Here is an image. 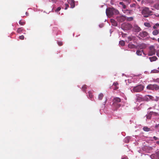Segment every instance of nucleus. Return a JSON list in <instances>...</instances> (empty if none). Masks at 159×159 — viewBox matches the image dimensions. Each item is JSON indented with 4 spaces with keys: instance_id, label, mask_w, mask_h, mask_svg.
Here are the masks:
<instances>
[{
    "instance_id": "5fc2aeb1",
    "label": "nucleus",
    "mask_w": 159,
    "mask_h": 159,
    "mask_svg": "<svg viewBox=\"0 0 159 159\" xmlns=\"http://www.w3.org/2000/svg\"><path fill=\"white\" fill-rule=\"evenodd\" d=\"M26 15L27 16H28V15H29V13H28V12H26Z\"/></svg>"
},
{
    "instance_id": "8fccbe9b",
    "label": "nucleus",
    "mask_w": 159,
    "mask_h": 159,
    "mask_svg": "<svg viewBox=\"0 0 159 159\" xmlns=\"http://www.w3.org/2000/svg\"><path fill=\"white\" fill-rule=\"evenodd\" d=\"M155 26L157 27H159V24L157 23V24H156Z\"/></svg>"
},
{
    "instance_id": "09e8293b",
    "label": "nucleus",
    "mask_w": 159,
    "mask_h": 159,
    "mask_svg": "<svg viewBox=\"0 0 159 159\" xmlns=\"http://www.w3.org/2000/svg\"><path fill=\"white\" fill-rule=\"evenodd\" d=\"M157 56L159 57V50L157 52Z\"/></svg>"
},
{
    "instance_id": "20e7f679",
    "label": "nucleus",
    "mask_w": 159,
    "mask_h": 159,
    "mask_svg": "<svg viewBox=\"0 0 159 159\" xmlns=\"http://www.w3.org/2000/svg\"><path fill=\"white\" fill-rule=\"evenodd\" d=\"M121 27L125 30H129L132 28V25L129 23H125L121 25Z\"/></svg>"
},
{
    "instance_id": "7c9ffc66",
    "label": "nucleus",
    "mask_w": 159,
    "mask_h": 159,
    "mask_svg": "<svg viewBox=\"0 0 159 159\" xmlns=\"http://www.w3.org/2000/svg\"><path fill=\"white\" fill-rule=\"evenodd\" d=\"M87 89V86L86 85H84L82 87V89L83 91H84L85 90Z\"/></svg>"
},
{
    "instance_id": "de8ad7c7",
    "label": "nucleus",
    "mask_w": 159,
    "mask_h": 159,
    "mask_svg": "<svg viewBox=\"0 0 159 159\" xmlns=\"http://www.w3.org/2000/svg\"><path fill=\"white\" fill-rule=\"evenodd\" d=\"M58 0H52V1L54 3H56Z\"/></svg>"
},
{
    "instance_id": "864d4df0",
    "label": "nucleus",
    "mask_w": 159,
    "mask_h": 159,
    "mask_svg": "<svg viewBox=\"0 0 159 159\" xmlns=\"http://www.w3.org/2000/svg\"><path fill=\"white\" fill-rule=\"evenodd\" d=\"M156 26H155V25H154L153 26V29H155L156 28Z\"/></svg>"
},
{
    "instance_id": "4468645a",
    "label": "nucleus",
    "mask_w": 159,
    "mask_h": 159,
    "mask_svg": "<svg viewBox=\"0 0 159 159\" xmlns=\"http://www.w3.org/2000/svg\"><path fill=\"white\" fill-rule=\"evenodd\" d=\"M154 85H155V84H149L147 87V89L150 90H154Z\"/></svg>"
},
{
    "instance_id": "603ef678",
    "label": "nucleus",
    "mask_w": 159,
    "mask_h": 159,
    "mask_svg": "<svg viewBox=\"0 0 159 159\" xmlns=\"http://www.w3.org/2000/svg\"><path fill=\"white\" fill-rule=\"evenodd\" d=\"M156 143L157 144H158L159 145V141H157L156 142Z\"/></svg>"
},
{
    "instance_id": "393cba45",
    "label": "nucleus",
    "mask_w": 159,
    "mask_h": 159,
    "mask_svg": "<svg viewBox=\"0 0 159 159\" xmlns=\"http://www.w3.org/2000/svg\"><path fill=\"white\" fill-rule=\"evenodd\" d=\"M25 22L20 20L19 21V24L21 25H24L25 24Z\"/></svg>"
},
{
    "instance_id": "1a4fd4ad",
    "label": "nucleus",
    "mask_w": 159,
    "mask_h": 159,
    "mask_svg": "<svg viewBox=\"0 0 159 159\" xmlns=\"http://www.w3.org/2000/svg\"><path fill=\"white\" fill-rule=\"evenodd\" d=\"M67 2L70 6V7L72 8L75 7V2L74 0H67Z\"/></svg>"
},
{
    "instance_id": "f3484780",
    "label": "nucleus",
    "mask_w": 159,
    "mask_h": 159,
    "mask_svg": "<svg viewBox=\"0 0 159 159\" xmlns=\"http://www.w3.org/2000/svg\"><path fill=\"white\" fill-rule=\"evenodd\" d=\"M149 58L151 62L156 61L157 59V57L155 56L149 57Z\"/></svg>"
},
{
    "instance_id": "f03ea898",
    "label": "nucleus",
    "mask_w": 159,
    "mask_h": 159,
    "mask_svg": "<svg viewBox=\"0 0 159 159\" xmlns=\"http://www.w3.org/2000/svg\"><path fill=\"white\" fill-rule=\"evenodd\" d=\"M152 13V11H150L149 8L147 7H144L142 11V14L144 17H148Z\"/></svg>"
},
{
    "instance_id": "79ce46f5",
    "label": "nucleus",
    "mask_w": 159,
    "mask_h": 159,
    "mask_svg": "<svg viewBox=\"0 0 159 159\" xmlns=\"http://www.w3.org/2000/svg\"><path fill=\"white\" fill-rule=\"evenodd\" d=\"M123 0L126 2L128 4L129 3H130V2H131V0Z\"/></svg>"
},
{
    "instance_id": "bf43d9fd",
    "label": "nucleus",
    "mask_w": 159,
    "mask_h": 159,
    "mask_svg": "<svg viewBox=\"0 0 159 159\" xmlns=\"http://www.w3.org/2000/svg\"><path fill=\"white\" fill-rule=\"evenodd\" d=\"M157 126L159 127V124L157 125Z\"/></svg>"
},
{
    "instance_id": "c756f323",
    "label": "nucleus",
    "mask_w": 159,
    "mask_h": 159,
    "mask_svg": "<svg viewBox=\"0 0 159 159\" xmlns=\"http://www.w3.org/2000/svg\"><path fill=\"white\" fill-rule=\"evenodd\" d=\"M119 44L121 46H124L125 45V42L124 41L121 40V41H120Z\"/></svg>"
},
{
    "instance_id": "5701e85b",
    "label": "nucleus",
    "mask_w": 159,
    "mask_h": 159,
    "mask_svg": "<svg viewBox=\"0 0 159 159\" xmlns=\"http://www.w3.org/2000/svg\"><path fill=\"white\" fill-rule=\"evenodd\" d=\"M159 73V70H157L154 69L151 70V73Z\"/></svg>"
},
{
    "instance_id": "49530a36",
    "label": "nucleus",
    "mask_w": 159,
    "mask_h": 159,
    "mask_svg": "<svg viewBox=\"0 0 159 159\" xmlns=\"http://www.w3.org/2000/svg\"><path fill=\"white\" fill-rule=\"evenodd\" d=\"M119 4H120L122 5V6L123 5V4H125L123 2H119Z\"/></svg>"
},
{
    "instance_id": "cd10ccee",
    "label": "nucleus",
    "mask_w": 159,
    "mask_h": 159,
    "mask_svg": "<svg viewBox=\"0 0 159 159\" xmlns=\"http://www.w3.org/2000/svg\"><path fill=\"white\" fill-rule=\"evenodd\" d=\"M89 96V98H92L93 97V95L91 91H89L88 92Z\"/></svg>"
},
{
    "instance_id": "f704fd0d",
    "label": "nucleus",
    "mask_w": 159,
    "mask_h": 159,
    "mask_svg": "<svg viewBox=\"0 0 159 159\" xmlns=\"http://www.w3.org/2000/svg\"><path fill=\"white\" fill-rule=\"evenodd\" d=\"M19 39L21 40H23L24 39V37L23 35H22L19 36Z\"/></svg>"
},
{
    "instance_id": "dca6fc26",
    "label": "nucleus",
    "mask_w": 159,
    "mask_h": 159,
    "mask_svg": "<svg viewBox=\"0 0 159 159\" xmlns=\"http://www.w3.org/2000/svg\"><path fill=\"white\" fill-rule=\"evenodd\" d=\"M111 22V23L112 25L114 26H116L117 25V24L115 20L113 19H111L110 20Z\"/></svg>"
},
{
    "instance_id": "6ab92c4d",
    "label": "nucleus",
    "mask_w": 159,
    "mask_h": 159,
    "mask_svg": "<svg viewBox=\"0 0 159 159\" xmlns=\"http://www.w3.org/2000/svg\"><path fill=\"white\" fill-rule=\"evenodd\" d=\"M139 48L141 49H143L145 48L146 47V45L144 43H142L139 45Z\"/></svg>"
},
{
    "instance_id": "b1692460",
    "label": "nucleus",
    "mask_w": 159,
    "mask_h": 159,
    "mask_svg": "<svg viewBox=\"0 0 159 159\" xmlns=\"http://www.w3.org/2000/svg\"><path fill=\"white\" fill-rule=\"evenodd\" d=\"M103 96L104 95L102 93H100L98 95V99L100 100H102Z\"/></svg>"
},
{
    "instance_id": "4be33fe9",
    "label": "nucleus",
    "mask_w": 159,
    "mask_h": 159,
    "mask_svg": "<svg viewBox=\"0 0 159 159\" xmlns=\"http://www.w3.org/2000/svg\"><path fill=\"white\" fill-rule=\"evenodd\" d=\"M143 52V50L140 51L138 50L136 52V54L138 56H141L142 55V52Z\"/></svg>"
},
{
    "instance_id": "0eeeda50",
    "label": "nucleus",
    "mask_w": 159,
    "mask_h": 159,
    "mask_svg": "<svg viewBox=\"0 0 159 159\" xmlns=\"http://www.w3.org/2000/svg\"><path fill=\"white\" fill-rule=\"evenodd\" d=\"M143 101H149L150 100H153V97L152 96L149 95H146L143 97Z\"/></svg>"
},
{
    "instance_id": "473e14b6",
    "label": "nucleus",
    "mask_w": 159,
    "mask_h": 159,
    "mask_svg": "<svg viewBox=\"0 0 159 159\" xmlns=\"http://www.w3.org/2000/svg\"><path fill=\"white\" fill-rule=\"evenodd\" d=\"M154 81L155 82H157L159 83V78L154 80Z\"/></svg>"
},
{
    "instance_id": "a18cd8bd",
    "label": "nucleus",
    "mask_w": 159,
    "mask_h": 159,
    "mask_svg": "<svg viewBox=\"0 0 159 159\" xmlns=\"http://www.w3.org/2000/svg\"><path fill=\"white\" fill-rule=\"evenodd\" d=\"M122 6L123 7V8L125 9L126 7V6L125 4H123Z\"/></svg>"
},
{
    "instance_id": "c03bdc74",
    "label": "nucleus",
    "mask_w": 159,
    "mask_h": 159,
    "mask_svg": "<svg viewBox=\"0 0 159 159\" xmlns=\"http://www.w3.org/2000/svg\"><path fill=\"white\" fill-rule=\"evenodd\" d=\"M153 138L155 140H157L159 139V138L156 137V136H154Z\"/></svg>"
},
{
    "instance_id": "e433bc0d",
    "label": "nucleus",
    "mask_w": 159,
    "mask_h": 159,
    "mask_svg": "<svg viewBox=\"0 0 159 159\" xmlns=\"http://www.w3.org/2000/svg\"><path fill=\"white\" fill-rule=\"evenodd\" d=\"M65 6H66V7L65 8V10H66L67 9L68 7H69V5L67 3H66L65 4Z\"/></svg>"
},
{
    "instance_id": "6e6552de",
    "label": "nucleus",
    "mask_w": 159,
    "mask_h": 159,
    "mask_svg": "<svg viewBox=\"0 0 159 159\" xmlns=\"http://www.w3.org/2000/svg\"><path fill=\"white\" fill-rule=\"evenodd\" d=\"M126 19V17L125 16H118L117 17V20L120 22L124 21Z\"/></svg>"
},
{
    "instance_id": "bb28decb",
    "label": "nucleus",
    "mask_w": 159,
    "mask_h": 159,
    "mask_svg": "<svg viewBox=\"0 0 159 159\" xmlns=\"http://www.w3.org/2000/svg\"><path fill=\"white\" fill-rule=\"evenodd\" d=\"M154 90H159V86L156 84H155Z\"/></svg>"
},
{
    "instance_id": "9b49d317",
    "label": "nucleus",
    "mask_w": 159,
    "mask_h": 159,
    "mask_svg": "<svg viewBox=\"0 0 159 159\" xmlns=\"http://www.w3.org/2000/svg\"><path fill=\"white\" fill-rule=\"evenodd\" d=\"M119 84L117 82H114L113 84V89L114 90H116L119 89Z\"/></svg>"
},
{
    "instance_id": "72a5a7b5",
    "label": "nucleus",
    "mask_w": 159,
    "mask_h": 159,
    "mask_svg": "<svg viewBox=\"0 0 159 159\" xmlns=\"http://www.w3.org/2000/svg\"><path fill=\"white\" fill-rule=\"evenodd\" d=\"M61 9V7H59L57 8L56 10L55 11L56 12H58L60 11Z\"/></svg>"
},
{
    "instance_id": "3c124183",
    "label": "nucleus",
    "mask_w": 159,
    "mask_h": 159,
    "mask_svg": "<svg viewBox=\"0 0 159 159\" xmlns=\"http://www.w3.org/2000/svg\"><path fill=\"white\" fill-rule=\"evenodd\" d=\"M121 159H128V158L127 157H125L122 158Z\"/></svg>"
},
{
    "instance_id": "58836bf2",
    "label": "nucleus",
    "mask_w": 159,
    "mask_h": 159,
    "mask_svg": "<svg viewBox=\"0 0 159 159\" xmlns=\"http://www.w3.org/2000/svg\"><path fill=\"white\" fill-rule=\"evenodd\" d=\"M155 154L157 155V157L159 159V151L157 152Z\"/></svg>"
},
{
    "instance_id": "c9c22d12",
    "label": "nucleus",
    "mask_w": 159,
    "mask_h": 159,
    "mask_svg": "<svg viewBox=\"0 0 159 159\" xmlns=\"http://www.w3.org/2000/svg\"><path fill=\"white\" fill-rule=\"evenodd\" d=\"M153 113L155 114L156 115L157 114V113H156L154 112L153 111H151L150 112L149 115H150L151 116L152 115Z\"/></svg>"
},
{
    "instance_id": "6e6d98bb",
    "label": "nucleus",
    "mask_w": 159,
    "mask_h": 159,
    "mask_svg": "<svg viewBox=\"0 0 159 159\" xmlns=\"http://www.w3.org/2000/svg\"><path fill=\"white\" fill-rule=\"evenodd\" d=\"M157 41H158V42H159V38L158 39Z\"/></svg>"
},
{
    "instance_id": "a211bd4d",
    "label": "nucleus",
    "mask_w": 159,
    "mask_h": 159,
    "mask_svg": "<svg viewBox=\"0 0 159 159\" xmlns=\"http://www.w3.org/2000/svg\"><path fill=\"white\" fill-rule=\"evenodd\" d=\"M128 47L129 48H136V47L135 45L131 43L129 44L128 45Z\"/></svg>"
},
{
    "instance_id": "680f3d73",
    "label": "nucleus",
    "mask_w": 159,
    "mask_h": 159,
    "mask_svg": "<svg viewBox=\"0 0 159 159\" xmlns=\"http://www.w3.org/2000/svg\"><path fill=\"white\" fill-rule=\"evenodd\" d=\"M154 38L152 39L154 40Z\"/></svg>"
},
{
    "instance_id": "9d476101",
    "label": "nucleus",
    "mask_w": 159,
    "mask_h": 159,
    "mask_svg": "<svg viewBox=\"0 0 159 159\" xmlns=\"http://www.w3.org/2000/svg\"><path fill=\"white\" fill-rule=\"evenodd\" d=\"M136 96V100L138 102H141L143 101V98L142 96L139 94H137Z\"/></svg>"
},
{
    "instance_id": "39448f33",
    "label": "nucleus",
    "mask_w": 159,
    "mask_h": 159,
    "mask_svg": "<svg viewBox=\"0 0 159 159\" xmlns=\"http://www.w3.org/2000/svg\"><path fill=\"white\" fill-rule=\"evenodd\" d=\"M156 50L153 46H151L149 47V51L148 53V56H152L155 54Z\"/></svg>"
},
{
    "instance_id": "f257e3e1",
    "label": "nucleus",
    "mask_w": 159,
    "mask_h": 159,
    "mask_svg": "<svg viewBox=\"0 0 159 159\" xmlns=\"http://www.w3.org/2000/svg\"><path fill=\"white\" fill-rule=\"evenodd\" d=\"M118 13V11L113 8H108L106 10V14L108 16H111L114 14H116Z\"/></svg>"
},
{
    "instance_id": "052dcab7",
    "label": "nucleus",
    "mask_w": 159,
    "mask_h": 159,
    "mask_svg": "<svg viewBox=\"0 0 159 159\" xmlns=\"http://www.w3.org/2000/svg\"><path fill=\"white\" fill-rule=\"evenodd\" d=\"M158 69L159 70V67H158Z\"/></svg>"
},
{
    "instance_id": "4c0bfd02",
    "label": "nucleus",
    "mask_w": 159,
    "mask_h": 159,
    "mask_svg": "<svg viewBox=\"0 0 159 159\" xmlns=\"http://www.w3.org/2000/svg\"><path fill=\"white\" fill-rule=\"evenodd\" d=\"M128 38L129 41H131L132 40V37L131 36L129 37Z\"/></svg>"
},
{
    "instance_id": "37998d69",
    "label": "nucleus",
    "mask_w": 159,
    "mask_h": 159,
    "mask_svg": "<svg viewBox=\"0 0 159 159\" xmlns=\"http://www.w3.org/2000/svg\"><path fill=\"white\" fill-rule=\"evenodd\" d=\"M151 117V116L150 115H149V114L147 116V119H150Z\"/></svg>"
},
{
    "instance_id": "ea45409f",
    "label": "nucleus",
    "mask_w": 159,
    "mask_h": 159,
    "mask_svg": "<svg viewBox=\"0 0 159 159\" xmlns=\"http://www.w3.org/2000/svg\"><path fill=\"white\" fill-rule=\"evenodd\" d=\"M58 44L59 46H61L62 45L63 43L61 42H59Z\"/></svg>"
},
{
    "instance_id": "f8f14e48",
    "label": "nucleus",
    "mask_w": 159,
    "mask_h": 159,
    "mask_svg": "<svg viewBox=\"0 0 159 159\" xmlns=\"http://www.w3.org/2000/svg\"><path fill=\"white\" fill-rule=\"evenodd\" d=\"M133 29L135 32H139L141 30V28L137 25L134 26Z\"/></svg>"
},
{
    "instance_id": "c85d7f7f",
    "label": "nucleus",
    "mask_w": 159,
    "mask_h": 159,
    "mask_svg": "<svg viewBox=\"0 0 159 159\" xmlns=\"http://www.w3.org/2000/svg\"><path fill=\"white\" fill-rule=\"evenodd\" d=\"M144 25L146 27H151V25L148 22H146L144 23Z\"/></svg>"
},
{
    "instance_id": "ddd939ff",
    "label": "nucleus",
    "mask_w": 159,
    "mask_h": 159,
    "mask_svg": "<svg viewBox=\"0 0 159 159\" xmlns=\"http://www.w3.org/2000/svg\"><path fill=\"white\" fill-rule=\"evenodd\" d=\"M148 35V33L145 31H142L139 34L140 36L142 37H145L147 36Z\"/></svg>"
},
{
    "instance_id": "423d86ee",
    "label": "nucleus",
    "mask_w": 159,
    "mask_h": 159,
    "mask_svg": "<svg viewBox=\"0 0 159 159\" xmlns=\"http://www.w3.org/2000/svg\"><path fill=\"white\" fill-rule=\"evenodd\" d=\"M144 87L141 85H138L135 87H134L133 89V90L135 92H139L143 89Z\"/></svg>"
},
{
    "instance_id": "2f4dec72",
    "label": "nucleus",
    "mask_w": 159,
    "mask_h": 159,
    "mask_svg": "<svg viewBox=\"0 0 159 159\" xmlns=\"http://www.w3.org/2000/svg\"><path fill=\"white\" fill-rule=\"evenodd\" d=\"M133 17H131L128 18L127 19V20H128V21H132L133 20Z\"/></svg>"
},
{
    "instance_id": "13d9d810",
    "label": "nucleus",
    "mask_w": 159,
    "mask_h": 159,
    "mask_svg": "<svg viewBox=\"0 0 159 159\" xmlns=\"http://www.w3.org/2000/svg\"><path fill=\"white\" fill-rule=\"evenodd\" d=\"M154 155H152V156H152V157H153V156H154Z\"/></svg>"
},
{
    "instance_id": "412c9836",
    "label": "nucleus",
    "mask_w": 159,
    "mask_h": 159,
    "mask_svg": "<svg viewBox=\"0 0 159 159\" xmlns=\"http://www.w3.org/2000/svg\"><path fill=\"white\" fill-rule=\"evenodd\" d=\"M24 29L23 27L19 28L18 29L16 32L18 33H21L24 30Z\"/></svg>"
},
{
    "instance_id": "a19ab883",
    "label": "nucleus",
    "mask_w": 159,
    "mask_h": 159,
    "mask_svg": "<svg viewBox=\"0 0 159 159\" xmlns=\"http://www.w3.org/2000/svg\"><path fill=\"white\" fill-rule=\"evenodd\" d=\"M148 2L151 4H152L154 3V2L153 0H149L148 1Z\"/></svg>"
},
{
    "instance_id": "2eb2a0df",
    "label": "nucleus",
    "mask_w": 159,
    "mask_h": 159,
    "mask_svg": "<svg viewBox=\"0 0 159 159\" xmlns=\"http://www.w3.org/2000/svg\"><path fill=\"white\" fill-rule=\"evenodd\" d=\"M123 11L124 13L128 15H130L132 12V10L128 9L123 10Z\"/></svg>"
},
{
    "instance_id": "4d7b16f0",
    "label": "nucleus",
    "mask_w": 159,
    "mask_h": 159,
    "mask_svg": "<svg viewBox=\"0 0 159 159\" xmlns=\"http://www.w3.org/2000/svg\"><path fill=\"white\" fill-rule=\"evenodd\" d=\"M141 0H137V1H138V2H140Z\"/></svg>"
},
{
    "instance_id": "aec40b11",
    "label": "nucleus",
    "mask_w": 159,
    "mask_h": 159,
    "mask_svg": "<svg viewBox=\"0 0 159 159\" xmlns=\"http://www.w3.org/2000/svg\"><path fill=\"white\" fill-rule=\"evenodd\" d=\"M143 129L144 131L146 132H148L151 131V129L150 128L148 127L147 126H144L143 128Z\"/></svg>"
},
{
    "instance_id": "7ed1b4c3",
    "label": "nucleus",
    "mask_w": 159,
    "mask_h": 159,
    "mask_svg": "<svg viewBox=\"0 0 159 159\" xmlns=\"http://www.w3.org/2000/svg\"><path fill=\"white\" fill-rule=\"evenodd\" d=\"M113 101V106H116L117 108H119L120 106V105L118 103L121 102V99L120 98L118 97L114 98Z\"/></svg>"
},
{
    "instance_id": "a878e982",
    "label": "nucleus",
    "mask_w": 159,
    "mask_h": 159,
    "mask_svg": "<svg viewBox=\"0 0 159 159\" xmlns=\"http://www.w3.org/2000/svg\"><path fill=\"white\" fill-rule=\"evenodd\" d=\"M159 33L158 31L157 30H154L152 32V34L155 35H157Z\"/></svg>"
}]
</instances>
